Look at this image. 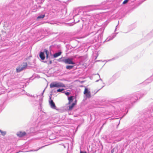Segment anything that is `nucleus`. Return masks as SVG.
Wrapping results in <instances>:
<instances>
[{
	"instance_id": "nucleus-1",
	"label": "nucleus",
	"mask_w": 153,
	"mask_h": 153,
	"mask_svg": "<svg viewBox=\"0 0 153 153\" xmlns=\"http://www.w3.org/2000/svg\"><path fill=\"white\" fill-rule=\"evenodd\" d=\"M50 88H53L54 87L60 88L65 87V85L62 83L61 82H53L51 83L50 85Z\"/></svg>"
},
{
	"instance_id": "nucleus-2",
	"label": "nucleus",
	"mask_w": 153,
	"mask_h": 153,
	"mask_svg": "<svg viewBox=\"0 0 153 153\" xmlns=\"http://www.w3.org/2000/svg\"><path fill=\"white\" fill-rule=\"evenodd\" d=\"M22 64L23 65H22L21 66L19 67L16 68V71L17 72H19L27 68V65L26 62H23Z\"/></svg>"
},
{
	"instance_id": "nucleus-3",
	"label": "nucleus",
	"mask_w": 153,
	"mask_h": 153,
	"mask_svg": "<svg viewBox=\"0 0 153 153\" xmlns=\"http://www.w3.org/2000/svg\"><path fill=\"white\" fill-rule=\"evenodd\" d=\"M63 62L66 64L73 65L75 64L74 62L73 61L72 59L68 58L65 59L63 60Z\"/></svg>"
},
{
	"instance_id": "nucleus-4",
	"label": "nucleus",
	"mask_w": 153,
	"mask_h": 153,
	"mask_svg": "<svg viewBox=\"0 0 153 153\" xmlns=\"http://www.w3.org/2000/svg\"><path fill=\"white\" fill-rule=\"evenodd\" d=\"M84 94L86 96L87 98H89L91 97L90 91L86 88H85V89Z\"/></svg>"
},
{
	"instance_id": "nucleus-5",
	"label": "nucleus",
	"mask_w": 153,
	"mask_h": 153,
	"mask_svg": "<svg viewBox=\"0 0 153 153\" xmlns=\"http://www.w3.org/2000/svg\"><path fill=\"white\" fill-rule=\"evenodd\" d=\"M49 99L50 100V101H49V103L51 107L52 108L55 109L56 106L53 100H51V97H50Z\"/></svg>"
},
{
	"instance_id": "nucleus-6",
	"label": "nucleus",
	"mask_w": 153,
	"mask_h": 153,
	"mask_svg": "<svg viewBox=\"0 0 153 153\" xmlns=\"http://www.w3.org/2000/svg\"><path fill=\"white\" fill-rule=\"evenodd\" d=\"M26 134V133L25 132L20 131L17 133V135L18 136L21 137L25 136Z\"/></svg>"
},
{
	"instance_id": "nucleus-7",
	"label": "nucleus",
	"mask_w": 153,
	"mask_h": 153,
	"mask_svg": "<svg viewBox=\"0 0 153 153\" xmlns=\"http://www.w3.org/2000/svg\"><path fill=\"white\" fill-rule=\"evenodd\" d=\"M153 80V74L152 75V76L150 78L148 79H147L146 80L145 82V83H148V82H150L152 81Z\"/></svg>"
},
{
	"instance_id": "nucleus-8",
	"label": "nucleus",
	"mask_w": 153,
	"mask_h": 153,
	"mask_svg": "<svg viewBox=\"0 0 153 153\" xmlns=\"http://www.w3.org/2000/svg\"><path fill=\"white\" fill-rule=\"evenodd\" d=\"M39 57L42 60H43L45 59V57L44 54V53L43 52H41L39 54Z\"/></svg>"
},
{
	"instance_id": "nucleus-9",
	"label": "nucleus",
	"mask_w": 153,
	"mask_h": 153,
	"mask_svg": "<svg viewBox=\"0 0 153 153\" xmlns=\"http://www.w3.org/2000/svg\"><path fill=\"white\" fill-rule=\"evenodd\" d=\"M73 96H71L68 98V104H70L71 102H73Z\"/></svg>"
},
{
	"instance_id": "nucleus-10",
	"label": "nucleus",
	"mask_w": 153,
	"mask_h": 153,
	"mask_svg": "<svg viewBox=\"0 0 153 153\" xmlns=\"http://www.w3.org/2000/svg\"><path fill=\"white\" fill-rule=\"evenodd\" d=\"M76 104V102H73L72 104L69 106L68 110H71L74 107V105Z\"/></svg>"
},
{
	"instance_id": "nucleus-11",
	"label": "nucleus",
	"mask_w": 153,
	"mask_h": 153,
	"mask_svg": "<svg viewBox=\"0 0 153 153\" xmlns=\"http://www.w3.org/2000/svg\"><path fill=\"white\" fill-rule=\"evenodd\" d=\"M62 53L61 52H59L57 53H56L53 54V56L54 58H56L59 56H60Z\"/></svg>"
},
{
	"instance_id": "nucleus-12",
	"label": "nucleus",
	"mask_w": 153,
	"mask_h": 153,
	"mask_svg": "<svg viewBox=\"0 0 153 153\" xmlns=\"http://www.w3.org/2000/svg\"><path fill=\"white\" fill-rule=\"evenodd\" d=\"M45 16V15H41L39 16L37 18V19H43Z\"/></svg>"
},
{
	"instance_id": "nucleus-13",
	"label": "nucleus",
	"mask_w": 153,
	"mask_h": 153,
	"mask_svg": "<svg viewBox=\"0 0 153 153\" xmlns=\"http://www.w3.org/2000/svg\"><path fill=\"white\" fill-rule=\"evenodd\" d=\"M44 51L45 52V53L46 54V58H48V51L46 49H44Z\"/></svg>"
},
{
	"instance_id": "nucleus-14",
	"label": "nucleus",
	"mask_w": 153,
	"mask_h": 153,
	"mask_svg": "<svg viewBox=\"0 0 153 153\" xmlns=\"http://www.w3.org/2000/svg\"><path fill=\"white\" fill-rule=\"evenodd\" d=\"M74 66L72 65H68L66 66V68L67 69H71L73 68Z\"/></svg>"
},
{
	"instance_id": "nucleus-15",
	"label": "nucleus",
	"mask_w": 153,
	"mask_h": 153,
	"mask_svg": "<svg viewBox=\"0 0 153 153\" xmlns=\"http://www.w3.org/2000/svg\"><path fill=\"white\" fill-rule=\"evenodd\" d=\"M0 132L1 133V134L3 136L5 135L6 134V132L5 131H2L0 129Z\"/></svg>"
},
{
	"instance_id": "nucleus-16",
	"label": "nucleus",
	"mask_w": 153,
	"mask_h": 153,
	"mask_svg": "<svg viewBox=\"0 0 153 153\" xmlns=\"http://www.w3.org/2000/svg\"><path fill=\"white\" fill-rule=\"evenodd\" d=\"M64 90V89H59L57 90V92H62Z\"/></svg>"
},
{
	"instance_id": "nucleus-17",
	"label": "nucleus",
	"mask_w": 153,
	"mask_h": 153,
	"mask_svg": "<svg viewBox=\"0 0 153 153\" xmlns=\"http://www.w3.org/2000/svg\"><path fill=\"white\" fill-rule=\"evenodd\" d=\"M129 0H125L123 2V4H126L128 1Z\"/></svg>"
},
{
	"instance_id": "nucleus-18",
	"label": "nucleus",
	"mask_w": 153,
	"mask_h": 153,
	"mask_svg": "<svg viewBox=\"0 0 153 153\" xmlns=\"http://www.w3.org/2000/svg\"><path fill=\"white\" fill-rule=\"evenodd\" d=\"M65 94L67 96H68L70 94V93L69 92H67L65 93Z\"/></svg>"
},
{
	"instance_id": "nucleus-19",
	"label": "nucleus",
	"mask_w": 153,
	"mask_h": 153,
	"mask_svg": "<svg viewBox=\"0 0 153 153\" xmlns=\"http://www.w3.org/2000/svg\"><path fill=\"white\" fill-rule=\"evenodd\" d=\"M114 148L113 149H112L111 151V153H113L114 152Z\"/></svg>"
},
{
	"instance_id": "nucleus-20",
	"label": "nucleus",
	"mask_w": 153,
	"mask_h": 153,
	"mask_svg": "<svg viewBox=\"0 0 153 153\" xmlns=\"http://www.w3.org/2000/svg\"><path fill=\"white\" fill-rule=\"evenodd\" d=\"M80 153H86V152L85 151L84 152H82V151H80Z\"/></svg>"
},
{
	"instance_id": "nucleus-21",
	"label": "nucleus",
	"mask_w": 153,
	"mask_h": 153,
	"mask_svg": "<svg viewBox=\"0 0 153 153\" xmlns=\"http://www.w3.org/2000/svg\"><path fill=\"white\" fill-rule=\"evenodd\" d=\"M52 63V61L51 60L50 61H49V63L50 64H51Z\"/></svg>"
},
{
	"instance_id": "nucleus-22",
	"label": "nucleus",
	"mask_w": 153,
	"mask_h": 153,
	"mask_svg": "<svg viewBox=\"0 0 153 153\" xmlns=\"http://www.w3.org/2000/svg\"><path fill=\"white\" fill-rule=\"evenodd\" d=\"M74 102H76V100Z\"/></svg>"
},
{
	"instance_id": "nucleus-23",
	"label": "nucleus",
	"mask_w": 153,
	"mask_h": 153,
	"mask_svg": "<svg viewBox=\"0 0 153 153\" xmlns=\"http://www.w3.org/2000/svg\"><path fill=\"white\" fill-rule=\"evenodd\" d=\"M47 146V145L45 146H44H44ZM43 147V146L42 147Z\"/></svg>"
}]
</instances>
